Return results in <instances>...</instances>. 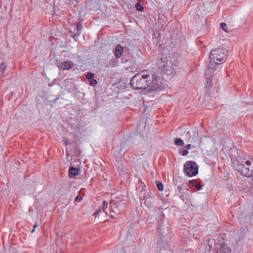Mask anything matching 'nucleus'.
Returning a JSON list of instances; mask_svg holds the SVG:
<instances>
[{
  "mask_svg": "<svg viewBox=\"0 0 253 253\" xmlns=\"http://www.w3.org/2000/svg\"><path fill=\"white\" fill-rule=\"evenodd\" d=\"M130 84L135 89H145L148 86H150L152 89H156L158 80L153 71H146L133 76L130 81Z\"/></svg>",
  "mask_w": 253,
  "mask_h": 253,
  "instance_id": "1",
  "label": "nucleus"
},
{
  "mask_svg": "<svg viewBox=\"0 0 253 253\" xmlns=\"http://www.w3.org/2000/svg\"><path fill=\"white\" fill-rule=\"evenodd\" d=\"M178 58V54L175 52H173L168 57H162V62L159 64V69L167 75L173 74L178 69L179 62Z\"/></svg>",
  "mask_w": 253,
  "mask_h": 253,
  "instance_id": "2",
  "label": "nucleus"
},
{
  "mask_svg": "<svg viewBox=\"0 0 253 253\" xmlns=\"http://www.w3.org/2000/svg\"><path fill=\"white\" fill-rule=\"evenodd\" d=\"M228 53V50L223 47L213 49L211 51L210 59L221 64L226 61Z\"/></svg>",
  "mask_w": 253,
  "mask_h": 253,
  "instance_id": "3",
  "label": "nucleus"
},
{
  "mask_svg": "<svg viewBox=\"0 0 253 253\" xmlns=\"http://www.w3.org/2000/svg\"><path fill=\"white\" fill-rule=\"evenodd\" d=\"M183 167L185 174L189 177L195 176L198 173L199 166L194 161H187Z\"/></svg>",
  "mask_w": 253,
  "mask_h": 253,
  "instance_id": "4",
  "label": "nucleus"
},
{
  "mask_svg": "<svg viewBox=\"0 0 253 253\" xmlns=\"http://www.w3.org/2000/svg\"><path fill=\"white\" fill-rule=\"evenodd\" d=\"M95 218L100 217L104 218L106 216H113L112 214V211L110 210L108 207V203L104 201L102 203V205L94 213Z\"/></svg>",
  "mask_w": 253,
  "mask_h": 253,
  "instance_id": "5",
  "label": "nucleus"
},
{
  "mask_svg": "<svg viewBox=\"0 0 253 253\" xmlns=\"http://www.w3.org/2000/svg\"><path fill=\"white\" fill-rule=\"evenodd\" d=\"M220 64H216V62L210 60L208 69L205 72V75L207 76L211 77L214 72L216 70L217 66Z\"/></svg>",
  "mask_w": 253,
  "mask_h": 253,
  "instance_id": "6",
  "label": "nucleus"
},
{
  "mask_svg": "<svg viewBox=\"0 0 253 253\" xmlns=\"http://www.w3.org/2000/svg\"><path fill=\"white\" fill-rule=\"evenodd\" d=\"M125 208V204L123 202L116 203L113 209V212L117 214H120L123 211Z\"/></svg>",
  "mask_w": 253,
  "mask_h": 253,
  "instance_id": "7",
  "label": "nucleus"
},
{
  "mask_svg": "<svg viewBox=\"0 0 253 253\" xmlns=\"http://www.w3.org/2000/svg\"><path fill=\"white\" fill-rule=\"evenodd\" d=\"M230 252V249L229 246L225 243H221L215 253H229Z\"/></svg>",
  "mask_w": 253,
  "mask_h": 253,
  "instance_id": "8",
  "label": "nucleus"
},
{
  "mask_svg": "<svg viewBox=\"0 0 253 253\" xmlns=\"http://www.w3.org/2000/svg\"><path fill=\"white\" fill-rule=\"evenodd\" d=\"M74 66V63L70 61H65L62 62L59 66L60 69L63 70H69Z\"/></svg>",
  "mask_w": 253,
  "mask_h": 253,
  "instance_id": "9",
  "label": "nucleus"
},
{
  "mask_svg": "<svg viewBox=\"0 0 253 253\" xmlns=\"http://www.w3.org/2000/svg\"><path fill=\"white\" fill-rule=\"evenodd\" d=\"M189 186L190 188H194L196 190L201 189L202 185L198 182L197 180H191L189 181Z\"/></svg>",
  "mask_w": 253,
  "mask_h": 253,
  "instance_id": "10",
  "label": "nucleus"
},
{
  "mask_svg": "<svg viewBox=\"0 0 253 253\" xmlns=\"http://www.w3.org/2000/svg\"><path fill=\"white\" fill-rule=\"evenodd\" d=\"M159 91L160 90H165L168 88V86L167 81L163 78L161 79L159 78Z\"/></svg>",
  "mask_w": 253,
  "mask_h": 253,
  "instance_id": "11",
  "label": "nucleus"
},
{
  "mask_svg": "<svg viewBox=\"0 0 253 253\" xmlns=\"http://www.w3.org/2000/svg\"><path fill=\"white\" fill-rule=\"evenodd\" d=\"M123 52V48L120 45H117L114 50V54L116 58H119Z\"/></svg>",
  "mask_w": 253,
  "mask_h": 253,
  "instance_id": "12",
  "label": "nucleus"
},
{
  "mask_svg": "<svg viewBox=\"0 0 253 253\" xmlns=\"http://www.w3.org/2000/svg\"><path fill=\"white\" fill-rule=\"evenodd\" d=\"M78 174V169L71 168L69 170V176L70 177H73Z\"/></svg>",
  "mask_w": 253,
  "mask_h": 253,
  "instance_id": "13",
  "label": "nucleus"
},
{
  "mask_svg": "<svg viewBox=\"0 0 253 253\" xmlns=\"http://www.w3.org/2000/svg\"><path fill=\"white\" fill-rule=\"evenodd\" d=\"M211 77L209 76V77H207L206 78V83L205 84V87L208 89V88H210L211 84L212 81L211 80Z\"/></svg>",
  "mask_w": 253,
  "mask_h": 253,
  "instance_id": "14",
  "label": "nucleus"
},
{
  "mask_svg": "<svg viewBox=\"0 0 253 253\" xmlns=\"http://www.w3.org/2000/svg\"><path fill=\"white\" fill-rule=\"evenodd\" d=\"M174 143L176 146H182L184 145V142L183 140L180 138H176L174 140Z\"/></svg>",
  "mask_w": 253,
  "mask_h": 253,
  "instance_id": "15",
  "label": "nucleus"
},
{
  "mask_svg": "<svg viewBox=\"0 0 253 253\" xmlns=\"http://www.w3.org/2000/svg\"><path fill=\"white\" fill-rule=\"evenodd\" d=\"M6 66L3 63L0 64V77L1 76L5 70Z\"/></svg>",
  "mask_w": 253,
  "mask_h": 253,
  "instance_id": "16",
  "label": "nucleus"
},
{
  "mask_svg": "<svg viewBox=\"0 0 253 253\" xmlns=\"http://www.w3.org/2000/svg\"><path fill=\"white\" fill-rule=\"evenodd\" d=\"M164 216H165L164 214H163L162 212H159V229H161L162 228V227L161 226V223H162L163 221L161 220H162L163 219V218L164 217ZM162 226H163L162 225Z\"/></svg>",
  "mask_w": 253,
  "mask_h": 253,
  "instance_id": "17",
  "label": "nucleus"
},
{
  "mask_svg": "<svg viewBox=\"0 0 253 253\" xmlns=\"http://www.w3.org/2000/svg\"><path fill=\"white\" fill-rule=\"evenodd\" d=\"M220 27L223 31H224L226 32H227V26L226 23H221L220 24Z\"/></svg>",
  "mask_w": 253,
  "mask_h": 253,
  "instance_id": "18",
  "label": "nucleus"
},
{
  "mask_svg": "<svg viewBox=\"0 0 253 253\" xmlns=\"http://www.w3.org/2000/svg\"><path fill=\"white\" fill-rule=\"evenodd\" d=\"M76 28L77 29L78 32H79L78 34H77L76 35H74V38H75L76 36H78L80 34V31L82 29V24L81 22H78Z\"/></svg>",
  "mask_w": 253,
  "mask_h": 253,
  "instance_id": "19",
  "label": "nucleus"
},
{
  "mask_svg": "<svg viewBox=\"0 0 253 253\" xmlns=\"http://www.w3.org/2000/svg\"><path fill=\"white\" fill-rule=\"evenodd\" d=\"M135 7L138 10L140 11H141L143 10V7L139 2H137L135 4Z\"/></svg>",
  "mask_w": 253,
  "mask_h": 253,
  "instance_id": "20",
  "label": "nucleus"
},
{
  "mask_svg": "<svg viewBox=\"0 0 253 253\" xmlns=\"http://www.w3.org/2000/svg\"><path fill=\"white\" fill-rule=\"evenodd\" d=\"M179 153L182 156H186L188 154V151L186 149H181Z\"/></svg>",
  "mask_w": 253,
  "mask_h": 253,
  "instance_id": "21",
  "label": "nucleus"
},
{
  "mask_svg": "<svg viewBox=\"0 0 253 253\" xmlns=\"http://www.w3.org/2000/svg\"><path fill=\"white\" fill-rule=\"evenodd\" d=\"M97 84V82L96 80H94V79L90 80V81H89V84L93 86L96 85Z\"/></svg>",
  "mask_w": 253,
  "mask_h": 253,
  "instance_id": "22",
  "label": "nucleus"
},
{
  "mask_svg": "<svg viewBox=\"0 0 253 253\" xmlns=\"http://www.w3.org/2000/svg\"><path fill=\"white\" fill-rule=\"evenodd\" d=\"M83 199V197L81 196H80V195H78L76 197V201L77 202H81V201Z\"/></svg>",
  "mask_w": 253,
  "mask_h": 253,
  "instance_id": "23",
  "label": "nucleus"
},
{
  "mask_svg": "<svg viewBox=\"0 0 253 253\" xmlns=\"http://www.w3.org/2000/svg\"><path fill=\"white\" fill-rule=\"evenodd\" d=\"M86 77L87 79L91 80L92 78L93 77V74L91 73H89L86 75Z\"/></svg>",
  "mask_w": 253,
  "mask_h": 253,
  "instance_id": "24",
  "label": "nucleus"
},
{
  "mask_svg": "<svg viewBox=\"0 0 253 253\" xmlns=\"http://www.w3.org/2000/svg\"><path fill=\"white\" fill-rule=\"evenodd\" d=\"M164 189V185L162 182L159 181V191H163Z\"/></svg>",
  "mask_w": 253,
  "mask_h": 253,
  "instance_id": "25",
  "label": "nucleus"
},
{
  "mask_svg": "<svg viewBox=\"0 0 253 253\" xmlns=\"http://www.w3.org/2000/svg\"><path fill=\"white\" fill-rule=\"evenodd\" d=\"M178 191L181 193L182 191L183 190V184L179 185L178 186Z\"/></svg>",
  "mask_w": 253,
  "mask_h": 253,
  "instance_id": "26",
  "label": "nucleus"
},
{
  "mask_svg": "<svg viewBox=\"0 0 253 253\" xmlns=\"http://www.w3.org/2000/svg\"><path fill=\"white\" fill-rule=\"evenodd\" d=\"M63 143L65 145H67L69 144V142L67 139L63 140Z\"/></svg>",
  "mask_w": 253,
  "mask_h": 253,
  "instance_id": "27",
  "label": "nucleus"
},
{
  "mask_svg": "<svg viewBox=\"0 0 253 253\" xmlns=\"http://www.w3.org/2000/svg\"><path fill=\"white\" fill-rule=\"evenodd\" d=\"M185 147L187 149H190L191 148V145L189 144H187L186 145Z\"/></svg>",
  "mask_w": 253,
  "mask_h": 253,
  "instance_id": "28",
  "label": "nucleus"
},
{
  "mask_svg": "<svg viewBox=\"0 0 253 253\" xmlns=\"http://www.w3.org/2000/svg\"><path fill=\"white\" fill-rule=\"evenodd\" d=\"M38 226V224L37 223H35V224L34 226L33 229L32 231V232H34L35 231V228Z\"/></svg>",
  "mask_w": 253,
  "mask_h": 253,
  "instance_id": "29",
  "label": "nucleus"
},
{
  "mask_svg": "<svg viewBox=\"0 0 253 253\" xmlns=\"http://www.w3.org/2000/svg\"><path fill=\"white\" fill-rule=\"evenodd\" d=\"M156 184L157 188H158V181H156Z\"/></svg>",
  "mask_w": 253,
  "mask_h": 253,
  "instance_id": "30",
  "label": "nucleus"
},
{
  "mask_svg": "<svg viewBox=\"0 0 253 253\" xmlns=\"http://www.w3.org/2000/svg\"><path fill=\"white\" fill-rule=\"evenodd\" d=\"M159 119H160V118H159ZM161 120H162V121L163 122H165V121H163L162 119H161V120H159V122L160 123V121H161Z\"/></svg>",
  "mask_w": 253,
  "mask_h": 253,
  "instance_id": "31",
  "label": "nucleus"
},
{
  "mask_svg": "<svg viewBox=\"0 0 253 253\" xmlns=\"http://www.w3.org/2000/svg\"><path fill=\"white\" fill-rule=\"evenodd\" d=\"M163 199H164L163 197L161 199V200L162 201V202H164V200Z\"/></svg>",
  "mask_w": 253,
  "mask_h": 253,
  "instance_id": "32",
  "label": "nucleus"
},
{
  "mask_svg": "<svg viewBox=\"0 0 253 253\" xmlns=\"http://www.w3.org/2000/svg\"><path fill=\"white\" fill-rule=\"evenodd\" d=\"M159 238L161 237V235H160V234H159Z\"/></svg>",
  "mask_w": 253,
  "mask_h": 253,
  "instance_id": "33",
  "label": "nucleus"
}]
</instances>
